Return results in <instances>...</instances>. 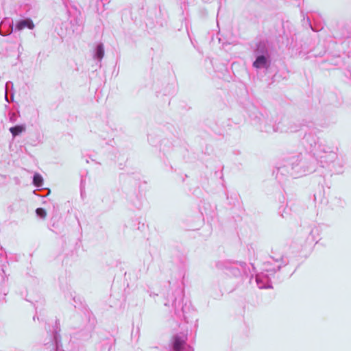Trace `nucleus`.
Masks as SVG:
<instances>
[{"label": "nucleus", "instance_id": "nucleus-11", "mask_svg": "<svg viewBox=\"0 0 351 351\" xmlns=\"http://www.w3.org/2000/svg\"><path fill=\"white\" fill-rule=\"evenodd\" d=\"M255 280L259 289H269L272 287L268 274H265V273L256 274Z\"/></svg>", "mask_w": 351, "mask_h": 351}, {"label": "nucleus", "instance_id": "nucleus-22", "mask_svg": "<svg viewBox=\"0 0 351 351\" xmlns=\"http://www.w3.org/2000/svg\"><path fill=\"white\" fill-rule=\"evenodd\" d=\"M13 29H14V27H13V22L12 21L10 25H9V29L8 31V34H10L11 33H12L13 32Z\"/></svg>", "mask_w": 351, "mask_h": 351}, {"label": "nucleus", "instance_id": "nucleus-17", "mask_svg": "<svg viewBox=\"0 0 351 351\" xmlns=\"http://www.w3.org/2000/svg\"><path fill=\"white\" fill-rule=\"evenodd\" d=\"M74 337L82 341L88 340L91 337L90 331L88 330H82L75 334Z\"/></svg>", "mask_w": 351, "mask_h": 351}, {"label": "nucleus", "instance_id": "nucleus-13", "mask_svg": "<svg viewBox=\"0 0 351 351\" xmlns=\"http://www.w3.org/2000/svg\"><path fill=\"white\" fill-rule=\"evenodd\" d=\"M34 27V24L32 20L29 18H26L24 19H21L16 23L15 25V30L21 31L24 28H28L29 29H33Z\"/></svg>", "mask_w": 351, "mask_h": 351}, {"label": "nucleus", "instance_id": "nucleus-21", "mask_svg": "<svg viewBox=\"0 0 351 351\" xmlns=\"http://www.w3.org/2000/svg\"><path fill=\"white\" fill-rule=\"evenodd\" d=\"M10 122L14 123L16 121V115L14 113L10 114Z\"/></svg>", "mask_w": 351, "mask_h": 351}, {"label": "nucleus", "instance_id": "nucleus-15", "mask_svg": "<svg viewBox=\"0 0 351 351\" xmlns=\"http://www.w3.org/2000/svg\"><path fill=\"white\" fill-rule=\"evenodd\" d=\"M104 56V47L102 43H99L95 49L94 58L101 61Z\"/></svg>", "mask_w": 351, "mask_h": 351}, {"label": "nucleus", "instance_id": "nucleus-12", "mask_svg": "<svg viewBox=\"0 0 351 351\" xmlns=\"http://www.w3.org/2000/svg\"><path fill=\"white\" fill-rule=\"evenodd\" d=\"M276 125H278L280 128H286V130H278V132H295L300 130V127L299 125L291 123L287 119H282Z\"/></svg>", "mask_w": 351, "mask_h": 351}, {"label": "nucleus", "instance_id": "nucleus-5", "mask_svg": "<svg viewBox=\"0 0 351 351\" xmlns=\"http://www.w3.org/2000/svg\"><path fill=\"white\" fill-rule=\"evenodd\" d=\"M250 117L254 125H256L261 132L267 133L278 132V130H286L285 128L272 125L271 121L266 118L256 107H252L250 112Z\"/></svg>", "mask_w": 351, "mask_h": 351}, {"label": "nucleus", "instance_id": "nucleus-18", "mask_svg": "<svg viewBox=\"0 0 351 351\" xmlns=\"http://www.w3.org/2000/svg\"><path fill=\"white\" fill-rule=\"evenodd\" d=\"M33 184L36 187H40L43 184V178L39 173H35L33 176Z\"/></svg>", "mask_w": 351, "mask_h": 351}, {"label": "nucleus", "instance_id": "nucleus-26", "mask_svg": "<svg viewBox=\"0 0 351 351\" xmlns=\"http://www.w3.org/2000/svg\"><path fill=\"white\" fill-rule=\"evenodd\" d=\"M81 195H82V196L83 195L82 190H81Z\"/></svg>", "mask_w": 351, "mask_h": 351}, {"label": "nucleus", "instance_id": "nucleus-9", "mask_svg": "<svg viewBox=\"0 0 351 351\" xmlns=\"http://www.w3.org/2000/svg\"><path fill=\"white\" fill-rule=\"evenodd\" d=\"M275 265L273 266V263L271 261H267L264 263V271L266 272L265 274L268 276L274 275L278 271H279L282 266H285L288 264V261L284 258L282 255L278 256H271Z\"/></svg>", "mask_w": 351, "mask_h": 351}, {"label": "nucleus", "instance_id": "nucleus-16", "mask_svg": "<svg viewBox=\"0 0 351 351\" xmlns=\"http://www.w3.org/2000/svg\"><path fill=\"white\" fill-rule=\"evenodd\" d=\"M25 125H16L13 127H11L9 130L12 134L13 138H15L16 136L21 134L22 132L25 131Z\"/></svg>", "mask_w": 351, "mask_h": 351}, {"label": "nucleus", "instance_id": "nucleus-24", "mask_svg": "<svg viewBox=\"0 0 351 351\" xmlns=\"http://www.w3.org/2000/svg\"><path fill=\"white\" fill-rule=\"evenodd\" d=\"M346 37H350L351 36V33H348L347 35L345 36Z\"/></svg>", "mask_w": 351, "mask_h": 351}, {"label": "nucleus", "instance_id": "nucleus-14", "mask_svg": "<svg viewBox=\"0 0 351 351\" xmlns=\"http://www.w3.org/2000/svg\"><path fill=\"white\" fill-rule=\"evenodd\" d=\"M278 213L282 218L287 219L291 215V209L287 204H282L279 206Z\"/></svg>", "mask_w": 351, "mask_h": 351}, {"label": "nucleus", "instance_id": "nucleus-23", "mask_svg": "<svg viewBox=\"0 0 351 351\" xmlns=\"http://www.w3.org/2000/svg\"><path fill=\"white\" fill-rule=\"evenodd\" d=\"M97 1H100L103 5H105V2H109L110 0H97Z\"/></svg>", "mask_w": 351, "mask_h": 351}, {"label": "nucleus", "instance_id": "nucleus-3", "mask_svg": "<svg viewBox=\"0 0 351 351\" xmlns=\"http://www.w3.org/2000/svg\"><path fill=\"white\" fill-rule=\"evenodd\" d=\"M216 267L223 271L227 275L234 278H249L250 280L253 278L254 267L251 265L252 269L250 266H247L245 262L221 261L216 263Z\"/></svg>", "mask_w": 351, "mask_h": 351}, {"label": "nucleus", "instance_id": "nucleus-19", "mask_svg": "<svg viewBox=\"0 0 351 351\" xmlns=\"http://www.w3.org/2000/svg\"><path fill=\"white\" fill-rule=\"evenodd\" d=\"M36 214L38 217H40L41 219H45L47 215L46 210L43 208H36Z\"/></svg>", "mask_w": 351, "mask_h": 351}, {"label": "nucleus", "instance_id": "nucleus-20", "mask_svg": "<svg viewBox=\"0 0 351 351\" xmlns=\"http://www.w3.org/2000/svg\"><path fill=\"white\" fill-rule=\"evenodd\" d=\"M12 86H13V84L12 82H7L6 84H5V100L8 101V102H10L9 99H8V93H7V91L8 90L9 88H12Z\"/></svg>", "mask_w": 351, "mask_h": 351}, {"label": "nucleus", "instance_id": "nucleus-4", "mask_svg": "<svg viewBox=\"0 0 351 351\" xmlns=\"http://www.w3.org/2000/svg\"><path fill=\"white\" fill-rule=\"evenodd\" d=\"M253 56L255 58L252 63L256 69H267L271 65V54L267 44L264 40L258 41L253 49Z\"/></svg>", "mask_w": 351, "mask_h": 351}, {"label": "nucleus", "instance_id": "nucleus-1", "mask_svg": "<svg viewBox=\"0 0 351 351\" xmlns=\"http://www.w3.org/2000/svg\"><path fill=\"white\" fill-rule=\"evenodd\" d=\"M315 170V162L300 154L284 158L276 168V177L282 182L286 177H300Z\"/></svg>", "mask_w": 351, "mask_h": 351}, {"label": "nucleus", "instance_id": "nucleus-25", "mask_svg": "<svg viewBox=\"0 0 351 351\" xmlns=\"http://www.w3.org/2000/svg\"><path fill=\"white\" fill-rule=\"evenodd\" d=\"M307 21H308V23L309 25L311 27L309 18H307Z\"/></svg>", "mask_w": 351, "mask_h": 351}, {"label": "nucleus", "instance_id": "nucleus-2", "mask_svg": "<svg viewBox=\"0 0 351 351\" xmlns=\"http://www.w3.org/2000/svg\"><path fill=\"white\" fill-rule=\"evenodd\" d=\"M320 146L314 156L315 159L322 167H330L335 173H340L342 171L343 163L338 158L337 147L327 143Z\"/></svg>", "mask_w": 351, "mask_h": 351}, {"label": "nucleus", "instance_id": "nucleus-10", "mask_svg": "<svg viewBox=\"0 0 351 351\" xmlns=\"http://www.w3.org/2000/svg\"><path fill=\"white\" fill-rule=\"evenodd\" d=\"M185 339L183 335L173 336L170 351H193V348L186 343Z\"/></svg>", "mask_w": 351, "mask_h": 351}, {"label": "nucleus", "instance_id": "nucleus-8", "mask_svg": "<svg viewBox=\"0 0 351 351\" xmlns=\"http://www.w3.org/2000/svg\"><path fill=\"white\" fill-rule=\"evenodd\" d=\"M325 143L319 142V137L315 133L313 132L305 134L302 139V145L304 148L309 152H311L313 156H315L316 152L319 149L320 145H326Z\"/></svg>", "mask_w": 351, "mask_h": 351}, {"label": "nucleus", "instance_id": "nucleus-7", "mask_svg": "<svg viewBox=\"0 0 351 351\" xmlns=\"http://www.w3.org/2000/svg\"><path fill=\"white\" fill-rule=\"evenodd\" d=\"M60 331V321L56 319L53 329L49 330L48 332L50 337L49 341L45 343V346L49 351H64L62 346Z\"/></svg>", "mask_w": 351, "mask_h": 351}, {"label": "nucleus", "instance_id": "nucleus-6", "mask_svg": "<svg viewBox=\"0 0 351 351\" xmlns=\"http://www.w3.org/2000/svg\"><path fill=\"white\" fill-rule=\"evenodd\" d=\"M183 291L181 289L177 288L173 291L171 292V294H169L166 298V301L165 302V306L170 307L171 306L174 308L175 313L176 315L180 314V311L182 313L183 317L184 320L188 323L190 322L189 317L186 315V306H183L182 300H183Z\"/></svg>", "mask_w": 351, "mask_h": 351}]
</instances>
